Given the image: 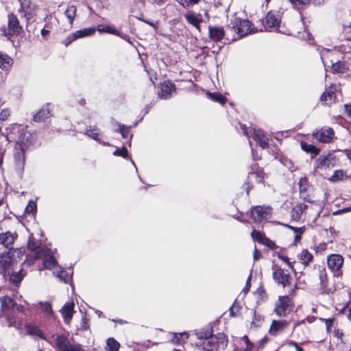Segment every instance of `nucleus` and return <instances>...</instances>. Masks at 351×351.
Instances as JSON below:
<instances>
[{
  "label": "nucleus",
  "instance_id": "obj_38",
  "mask_svg": "<svg viewBox=\"0 0 351 351\" xmlns=\"http://www.w3.org/2000/svg\"><path fill=\"white\" fill-rule=\"evenodd\" d=\"M263 175L261 172H250L248 175L247 180L249 182H256L262 183L263 182Z\"/></svg>",
  "mask_w": 351,
  "mask_h": 351
},
{
  "label": "nucleus",
  "instance_id": "obj_17",
  "mask_svg": "<svg viewBox=\"0 0 351 351\" xmlns=\"http://www.w3.org/2000/svg\"><path fill=\"white\" fill-rule=\"evenodd\" d=\"M34 140V136L29 132H23L21 133L19 136V141L16 143V147H21L27 149L29 145H31L33 143Z\"/></svg>",
  "mask_w": 351,
  "mask_h": 351
},
{
  "label": "nucleus",
  "instance_id": "obj_30",
  "mask_svg": "<svg viewBox=\"0 0 351 351\" xmlns=\"http://www.w3.org/2000/svg\"><path fill=\"white\" fill-rule=\"evenodd\" d=\"M213 328L210 326H207V327L202 328L200 330L196 331L195 335H196L197 339H204V341H206L208 338L213 336Z\"/></svg>",
  "mask_w": 351,
  "mask_h": 351
},
{
  "label": "nucleus",
  "instance_id": "obj_46",
  "mask_svg": "<svg viewBox=\"0 0 351 351\" xmlns=\"http://www.w3.org/2000/svg\"><path fill=\"white\" fill-rule=\"evenodd\" d=\"M86 134L94 140L98 141L99 129L97 127L90 126L89 128L86 130Z\"/></svg>",
  "mask_w": 351,
  "mask_h": 351
},
{
  "label": "nucleus",
  "instance_id": "obj_3",
  "mask_svg": "<svg viewBox=\"0 0 351 351\" xmlns=\"http://www.w3.org/2000/svg\"><path fill=\"white\" fill-rule=\"evenodd\" d=\"M15 253L19 254V252L10 249L0 255V273L1 274L5 275L13 269L14 265L16 263L14 258Z\"/></svg>",
  "mask_w": 351,
  "mask_h": 351
},
{
  "label": "nucleus",
  "instance_id": "obj_45",
  "mask_svg": "<svg viewBox=\"0 0 351 351\" xmlns=\"http://www.w3.org/2000/svg\"><path fill=\"white\" fill-rule=\"evenodd\" d=\"M106 343L108 351H118L119 349L120 344L114 338H109Z\"/></svg>",
  "mask_w": 351,
  "mask_h": 351
},
{
  "label": "nucleus",
  "instance_id": "obj_61",
  "mask_svg": "<svg viewBox=\"0 0 351 351\" xmlns=\"http://www.w3.org/2000/svg\"><path fill=\"white\" fill-rule=\"evenodd\" d=\"M178 2L184 8L189 7L190 5L193 4L192 2H189V0H178Z\"/></svg>",
  "mask_w": 351,
  "mask_h": 351
},
{
  "label": "nucleus",
  "instance_id": "obj_37",
  "mask_svg": "<svg viewBox=\"0 0 351 351\" xmlns=\"http://www.w3.org/2000/svg\"><path fill=\"white\" fill-rule=\"evenodd\" d=\"M188 338L189 335L186 332L174 333L172 341L176 344H182Z\"/></svg>",
  "mask_w": 351,
  "mask_h": 351
},
{
  "label": "nucleus",
  "instance_id": "obj_15",
  "mask_svg": "<svg viewBox=\"0 0 351 351\" xmlns=\"http://www.w3.org/2000/svg\"><path fill=\"white\" fill-rule=\"evenodd\" d=\"M186 21L192 25L199 32H201L200 23L203 21L202 14L193 11H188L184 14Z\"/></svg>",
  "mask_w": 351,
  "mask_h": 351
},
{
  "label": "nucleus",
  "instance_id": "obj_22",
  "mask_svg": "<svg viewBox=\"0 0 351 351\" xmlns=\"http://www.w3.org/2000/svg\"><path fill=\"white\" fill-rule=\"evenodd\" d=\"M73 308L74 303L71 302H66L60 311L62 317H64V322L66 324H69L72 319L73 313L74 312Z\"/></svg>",
  "mask_w": 351,
  "mask_h": 351
},
{
  "label": "nucleus",
  "instance_id": "obj_32",
  "mask_svg": "<svg viewBox=\"0 0 351 351\" xmlns=\"http://www.w3.org/2000/svg\"><path fill=\"white\" fill-rule=\"evenodd\" d=\"M331 69L335 73H345L348 70L346 62L340 60L332 63Z\"/></svg>",
  "mask_w": 351,
  "mask_h": 351
},
{
  "label": "nucleus",
  "instance_id": "obj_60",
  "mask_svg": "<svg viewBox=\"0 0 351 351\" xmlns=\"http://www.w3.org/2000/svg\"><path fill=\"white\" fill-rule=\"evenodd\" d=\"M253 256H254V259L255 261H256L262 256V253L261 251H259L256 248H255V250L254 251Z\"/></svg>",
  "mask_w": 351,
  "mask_h": 351
},
{
  "label": "nucleus",
  "instance_id": "obj_51",
  "mask_svg": "<svg viewBox=\"0 0 351 351\" xmlns=\"http://www.w3.org/2000/svg\"><path fill=\"white\" fill-rule=\"evenodd\" d=\"M36 210V204L34 201H29L25 209L26 214H34Z\"/></svg>",
  "mask_w": 351,
  "mask_h": 351
},
{
  "label": "nucleus",
  "instance_id": "obj_24",
  "mask_svg": "<svg viewBox=\"0 0 351 351\" xmlns=\"http://www.w3.org/2000/svg\"><path fill=\"white\" fill-rule=\"evenodd\" d=\"M51 116V110L49 105L47 104L43 106L34 117V121L35 122H41L45 121L46 119Z\"/></svg>",
  "mask_w": 351,
  "mask_h": 351
},
{
  "label": "nucleus",
  "instance_id": "obj_7",
  "mask_svg": "<svg viewBox=\"0 0 351 351\" xmlns=\"http://www.w3.org/2000/svg\"><path fill=\"white\" fill-rule=\"evenodd\" d=\"M280 18L279 14L269 12L263 20V24L266 31H277L279 28Z\"/></svg>",
  "mask_w": 351,
  "mask_h": 351
},
{
  "label": "nucleus",
  "instance_id": "obj_36",
  "mask_svg": "<svg viewBox=\"0 0 351 351\" xmlns=\"http://www.w3.org/2000/svg\"><path fill=\"white\" fill-rule=\"evenodd\" d=\"M119 126V129L117 130L118 132H119L123 138H130L131 139L132 137V135L130 133V129L128 127H126L123 124L117 123Z\"/></svg>",
  "mask_w": 351,
  "mask_h": 351
},
{
  "label": "nucleus",
  "instance_id": "obj_41",
  "mask_svg": "<svg viewBox=\"0 0 351 351\" xmlns=\"http://www.w3.org/2000/svg\"><path fill=\"white\" fill-rule=\"evenodd\" d=\"M97 29L100 32H106L110 33L114 35H117L121 36V38H124L123 36H121L119 31L110 26L108 25H99L97 27Z\"/></svg>",
  "mask_w": 351,
  "mask_h": 351
},
{
  "label": "nucleus",
  "instance_id": "obj_64",
  "mask_svg": "<svg viewBox=\"0 0 351 351\" xmlns=\"http://www.w3.org/2000/svg\"><path fill=\"white\" fill-rule=\"evenodd\" d=\"M236 308V303L234 302L233 305L230 308V314L232 316H235L236 313L234 312V309Z\"/></svg>",
  "mask_w": 351,
  "mask_h": 351
},
{
  "label": "nucleus",
  "instance_id": "obj_33",
  "mask_svg": "<svg viewBox=\"0 0 351 351\" xmlns=\"http://www.w3.org/2000/svg\"><path fill=\"white\" fill-rule=\"evenodd\" d=\"M77 8L75 5H69L64 12L66 17L69 20V23L72 25L74 19L76 16Z\"/></svg>",
  "mask_w": 351,
  "mask_h": 351
},
{
  "label": "nucleus",
  "instance_id": "obj_4",
  "mask_svg": "<svg viewBox=\"0 0 351 351\" xmlns=\"http://www.w3.org/2000/svg\"><path fill=\"white\" fill-rule=\"evenodd\" d=\"M56 345L60 351H86L80 343H71L65 335H58L56 337Z\"/></svg>",
  "mask_w": 351,
  "mask_h": 351
},
{
  "label": "nucleus",
  "instance_id": "obj_12",
  "mask_svg": "<svg viewBox=\"0 0 351 351\" xmlns=\"http://www.w3.org/2000/svg\"><path fill=\"white\" fill-rule=\"evenodd\" d=\"M41 257L43 258V265L46 269H51L57 264L56 258L52 255L45 251L38 250L34 254V258L38 259Z\"/></svg>",
  "mask_w": 351,
  "mask_h": 351
},
{
  "label": "nucleus",
  "instance_id": "obj_21",
  "mask_svg": "<svg viewBox=\"0 0 351 351\" xmlns=\"http://www.w3.org/2000/svg\"><path fill=\"white\" fill-rule=\"evenodd\" d=\"M319 278L320 281V286L322 290V293L329 294L330 289L328 287V280L325 267L319 268Z\"/></svg>",
  "mask_w": 351,
  "mask_h": 351
},
{
  "label": "nucleus",
  "instance_id": "obj_20",
  "mask_svg": "<svg viewBox=\"0 0 351 351\" xmlns=\"http://www.w3.org/2000/svg\"><path fill=\"white\" fill-rule=\"evenodd\" d=\"M252 138L259 145L262 149L268 147L267 138L265 136L264 132L260 129H253Z\"/></svg>",
  "mask_w": 351,
  "mask_h": 351
},
{
  "label": "nucleus",
  "instance_id": "obj_19",
  "mask_svg": "<svg viewBox=\"0 0 351 351\" xmlns=\"http://www.w3.org/2000/svg\"><path fill=\"white\" fill-rule=\"evenodd\" d=\"M208 35L209 38L215 41H220L225 36V32L222 27H208Z\"/></svg>",
  "mask_w": 351,
  "mask_h": 351
},
{
  "label": "nucleus",
  "instance_id": "obj_54",
  "mask_svg": "<svg viewBox=\"0 0 351 351\" xmlns=\"http://www.w3.org/2000/svg\"><path fill=\"white\" fill-rule=\"evenodd\" d=\"M288 228L292 230L295 234H302L304 231V228H296L290 225H285Z\"/></svg>",
  "mask_w": 351,
  "mask_h": 351
},
{
  "label": "nucleus",
  "instance_id": "obj_50",
  "mask_svg": "<svg viewBox=\"0 0 351 351\" xmlns=\"http://www.w3.org/2000/svg\"><path fill=\"white\" fill-rule=\"evenodd\" d=\"M113 154L116 156H121L123 158H127L128 156V150L125 147H122L121 148L117 149L114 152Z\"/></svg>",
  "mask_w": 351,
  "mask_h": 351
},
{
  "label": "nucleus",
  "instance_id": "obj_25",
  "mask_svg": "<svg viewBox=\"0 0 351 351\" xmlns=\"http://www.w3.org/2000/svg\"><path fill=\"white\" fill-rule=\"evenodd\" d=\"M336 97L335 90L332 87L326 89V91L322 95L320 100L322 102H325L326 105H330L334 101Z\"/></svg>",
  "mask_w": 351,
  "mask_h": 351
},
{
  "label": "nucleus",
  "instance_id": "obj_28",
  "mask_svg": "<svg viewBox=\"0 0 351 351\" xmlns=\"http://www.w3.org/2000/svg\"><path fill=\"white\" fill-rule=\"evenodd\" d=\"M26 150V149L15 146L14 159L19 167H23L25 163V152Z\"/></svg>",
  "mask_w": 351,
  "mask_h": 351
},
{
  "label": "nucleus",
  "instance_id": "obj_16",
  "mask_svg": "<svg viewBox=\"0 0 351 351\" xmlns=\"http://www.w3.org/2000/svg\"><path fill=\"white\" fill-rule=\"evenodd\" d=\"M21 7L19 12L23 14V16L27 21H29L33 18L34 6L31 0H19Z\"/></svg>",
  "mask_w": 351,
  "mask_h": 351
},
{
  "label": "nucleus",
  "instance_id": "obj_43",
  "mask_svg": "<svg viewBox=\"0 0 351 351\" xmlns=\"http://www.w3.org/2000/svg\"><path fill=\"white\" fill-rule=\"evenodd\" d=\"M208 97L211 100L223 104L226 101V99L221 93H208Z\"/></svg>",
  "mask_w": 351,
  "mask_h": 351
},
{
  "label": "nucleus",
  "instance_id": "obj_48",
  "mask_svg": "<svg viewBox=\"0 0 351 351\" xmlns=\"http://www.w3.org/2000/svg\"><path fill=\"white\" fill-rule=\"evenodd\" d=\"M23 276L24 274H23V271L21 270L19 272L12 274L10 277V280L12 282L18 284L22 280Z\"/></svg>",
  "mask_w": 351,
  "mask_h": 351
},
{
  "label": "nucleus",
  "instance_id": "obj_47",
  "mask_svg": "<svg viewBox=\"0 0 351 351\" xmlns=\"http://www.w3.org/2000/svg\"><path fill=\"white\" fill-rule=\"evenodd\" d=\"M251 237L254 241H256L261 243L263 242V240L265 239V236L264 234L261 233L259 231H256V230H253L251 232Z\"/></svg>",
  "mask_w": 351,
  "mask_h": 351
},
{
  "label": "nucleus",
  "instance_id": "obj_56",
  "mask_svg": "<svg viewBox=\"0 0 351 351\" xmlns=\"http://www.w3.org/2000/svg\"><path fill=\"white\" fill-rule=\"evenodd\" d=\"M343 107L346 115L351 119V104H346Z\"/></svg>",
  "mask_w": 351,
  "mask_h": 351
},
{
  "label": "nucleus",
  "instance_id": "obj_14",
  "mask_svg": "<svg viewBox=\"0 0 351 351\" xmlns=\"http://www.w3.org/2000/svg\"><path fill=\"white\" fill-rule=\"evenodd\" d=\"M23 32V27L20 25L19 21L16 15H8V33L10 35H19Z\"/></svg>",
  "mask_w": 351,
  "mask_h": 351
},
{
  "label": "nucleus",
  "instance_id": "obj_11",
  "mask_svg": "<svg viewBox=\"0 0 351 351\" xmlns=\"http://www.w3.org/2000/svg\"><path fill=\"white\" fill-rule=\"evenodd\" d=\"M95 28H85L84 29H80V30L76 31L75 32L69 35L65 40H64L63 44L65 46H68L69 44H71L75 40L80 38H83L85 36H90V35L93 34L95 33Z\"/></svg>",
  "mask_w": 351,
  "mask_h": 351
},
{
  "label": "nucleus",
  "instance_id": "obj_29",
  "mask_svg": "<svg viewBox=\"0 0 351 351\" xmlns=\"http://www.w3.org/2000/svg\"><path fill=\"white\" fill-rule=\"evenodd\" d=\"M12 64V59L6 53L0 51V68L3 70H8Z\"/></svg>",
  "mask_w": 351,
  "mask_h": 351
},
{
  "label": "nucleus",
  "instance_id": "obj_39",
  "mask_svg": "<svg viewBox=\"0 0 351 351\" xmlns=\"http://www.w3.org/2000/svg\"><path fill=\"white\" fill-rule=\"evenodd\" d=\"M300 259L304 265H308L313 259V255L307 250H302L300 256Z\"/></svg>",
  "mask_w": 351,
  "mask_h": 351
},
{
  "label": "nucleus",
  "instance_id": "obj_27",
  "mask_svg": "<svg viewBox=\"0 0 351 351\" xmlns=\"http://www.w3.org/2000/svg\"><path fill=\"white\" fill-rule=\"evenodd\" d=\"M14 236L10 232L0 234V244L8 248L13 244Z\"/></svg>",
  "mask_w": 351,
  "mask_h": 351
},
{
  "label": "nucleus",
  "instance_id": "obj_13",
  "mask_svg": "<svg viewBox=\"0 0 351 351\" xmlns=\"http://www.w3.org/2000/svg\"><path fill=\"white\" fill-rule=\"evenodd\" d=\"M271 215V209L269 207L256 206L252 209L251 216L255 221H260L267 219Z\"/></svg>",
  "mask_w": 351,
  "mask_h": 351
},
{
  "label": "nucleus",
  "instance_id": "obj_49",
  "mask_svg": "<svg viewBox=\"0 0 351 351\" xmlns=\"http://www.w3.org/2000/svg\"><path fill=\"white\" fill-rule=\"evenodd\" d=\"M38 304L40 305L41 310L45 313H46L47 315H50L53 313V310H52L51 305L50 304V303H49L47 302H39Z\"/></svg>",
  "mask_w": 351,
  "mask_h": 351
},
{
  "label": "nucleus",
  "instance_id": "obj_57",
  "mask_svg": "<svg viewBox=\"0 0 351 351\" xmlns=\"http://www.w3.org/2000/svg\"><path fill=\"white\" fill-rule=\"evenodd\" d=\"M262 244H263L271 249H273L275 246L274 243L267 237H265V240H263V242L262 243Z\"/></svg>",
  "mask_w": 351,
  "mask_h": 351
},
{
  "label": "nucleus",
  "instance_id": "obj_42",
  "mask_svg": "<svg viewBox=\"0 0 351 351\" xmlns=\"http://www.w3.org/2000/svg\"><path fill=\"white\" fill-rule=\"evenodd\" d=\"M1 305L5 308H12L16 306L15 302L10 297H3L0 298Z\"/></svg>",
  "mask_w": 351,
  "mask_h": 351
},
{
  "label": "nucleus",
  "instance_id": "obj_34",
  "mask_svg": "<svg viewBox=\"0 0 351 351\" xmlns=\"http://www.w3.org/2000/svg\"><path fill=\"white\" fill-rule=\"evenodd\" d=\"M280 160L281 163L291 172H293L297 170V167L294 165L293 162L287 157L282 156L280 158Z\"/></svg>",
  "mask_w": 351,
  "mask_h": 351
},
{
  "label": "nucleus",
  "instance_id": "obj_53",
  "mask_svg": "<svg viewBox=\"0 0 351 351\" xmlns=\"http://www.w3.org/2000/svg\"><path fill=\"white\" fill-rule=\"evenodd\" d=\"M10 111L8 109H3L0 112V120L5 121L10 116Z\"/></svg>",
  "mask_w": 351,
  "mask_h": 351
},
{
  "label": "nucleus",
  "instance_id": "obj_52",
  "mask_svg": "<svg viewBox=\"0 0 351 351\" xmlns=\"http://www.w3.org/2000/svg\"><path fill=\"white\" fill-rule=\"evenodd\" d=\"M27 247L32 251H36L38 250V245L34 239H29L27 243Z\"/></svg>",
  "mask_w": 351,
  "mask_h": 351
},
{
  "label": "nucleus",
  "instance_id": "obj_10",
  "mask_svg": "<svg viewBox=\"0 0 351 351\" xmlns=\"http://www.w3.org/2000/svg\"><path fill=\"white\" fill-rule=\"evenodd\" d=\"M273 278L283 287L291 284V277L289 273H286L281 268H275L273 271Z\"/></svg>",
  "mask_w": 351,
  "mask_h": 351
},
{
  "label": "nucleus",
  "instance_id": "obj_31",
  "mask_svg": "<svg viewBox=\"0 0 351 351\" xmlns=\"http://www.w3.org/2000/svg\"><path fill=\"white\" fill-rule=\"evenodd\" d=\"M25 329L27 334L43 338V332L34 324L31 323L26 324L25 325Z\"/></svg>",
  "mask_w": 351,
  "mask_h": 351
},
{
  "label": "nucleus",
  "instance_id": "obj_59",
  "mask_svg": "<svg viewBox=\"0 0 351 351\" xmlns=\"http://www.w3.org/2000/svg\"><path fill=\"white\" fill-rule=\"evenodd\" d=\"M88 319H86L85 317L82 318L81 324L82 330H86L88 328Z\"/></svg>",
  "mask_w": 351,
  "mask_h": 351
},
{
  "label": "nucleus",
  "instance_id": "obj_2",
  "mask_svg": "<svg viewBox=\"0 0 351 351\" xmlns=\"http://www.w3.org/2000/svg\"><path fill=\"white\" fill-rule=\"evenodd\" d=\"M228 343V339L224 333H218L204 341L203 350L205 351H214L224 349Z\"/></svg>",
  "mask_w": 351,
  "mask_h": 351
},
{
  "label": "nucleus",
  "instance_id": "obj_35",
  "mask_svg": "<svg viewBox=\"0 0 351 351\" xmlns=\"http://www.w3.org/2000/svg\"><path fill=\"white\" fill-rule=\"evenodd\" d=\"M301 147L302 150L305 151L307 153H311L315 156L318 154L319 149H317L315 146L312 144H308L305 142H301Z\"/></svg>",
  "mask_w": 351,
  "mask_h": 351
},
{
  "label": "nucleus",
  "instance_id": "obj_23",
  "mask_svg": "<svg viewBox=\"0 0 351 351\" xmlns=\"http://www.w3.org/2000/svg\"><path fill=\"white\" fill-rule=\"evenodd\" d=\"M288 326V322L285 320L273 321L269 333L271 335H276L278 332H282Z\"/></svg>",
  "mask_w": 351,
  "mask_h": 351
},
{
  "label": "nucleus",
  "instance_id": "obj_5",
  "mask_svg": "<svg viewBox=\"0 0 351 351\" xmlns=\"http://www.w3.org/2000/svg\"><path fill=\"white\" fill-rule=\"evenodd\" d=\"M230 25L240 37L251 32L252 23L248 20H242L239 18H235L231 20Z\"/></svg>",
  "mask_w": 351,
  "mask_h": 351
},
{
  "label": "nucleus",
  "instance_id": "obj_40",
  "mask_svg": "<svg viewBox=\"0 0 351 351\" xmlns=\"http://www.w3.org/2000/svg\"><path fill=\"white\" fill-rule=\"evenodd\" d=\"M347 177L346 172L342 169L336 170L334 171L333 175L329 179L332 182H337L340 180H343L345 178Z\"/></svg>",
  "mask_w": 351,
  "mask_h": 351
},
{
  "label": "nucleus",
  "instance_id": "obj_44",
  "mask_svg": "<svg viewBox=\"0 0 351 351\" xmlns=\"http://www.w3.org/2000/svg\"><path fill=\"white\" fill-rule=\"evenodd\" d=\"M56 276L61 281H63L65 283L69 282L71 279V276L69 275V274L66 271H64L61 268L60 271H57Z\"/></svg>",
  "mask_w": 351,
  "mask_h": 351
},
{
  "label": "nucleus",
  "instance_id": "obj_63",
  "mask_svg": "<svg viewBox=\"0 0 351 351\" xmlns=\"http://www.w3.org/2000/svg\"><path fill=\"white\" fill-rule=\"evenodd\" d=\"M324 320L325 322L327 330H329L331 328V326H332V324L333 319H325Z\"/></svg>",
  "mask_w": 351,
  "mask_h": 351
},
{
  "label": "nucleus",
  "instance_id": "obj_6",
  "mask_svg": "<svg viewBox=\"0 0 351 351\" xmlns=\"http://www.w3.org/2000/svg\"><path fill=\"white\" fill-rule=\"evenodd\" d=\"M291 311V302L289 297H279L275 305V312L279 317L286 316Z\"/></svg>",
  "mask_w": 351,
  "mask_h": 351
},
{
  "label": "nucleus",
  "instance_id": "obj_62",
  "mask_svg": "<svg viewBox=\"0 0 351 351\" xmlns=\"http://www.w3.org/2000/svg\"><path fill=\"white\" fill-rule=\"evenodd\" d=\"M292 3L294 4H306L309 2V0H289Z\"/></svg>",
  "mask_w": 351,
  "mask_h": 351
},
{
  "label": "nucleus",
  "instance_id": "obj_55",
  "mask_svg": "<svg viewBox=\"0 0 351 351\" xmlns=\"http://www.w3.org/2000/svg\"><path fill=\"white\" fill-rule=\"evenodd\" d=\"M278 258L286 263L292 269H293L292 263L289 261V258L287 256L278 254Z\"/></svg>",
  "mask_w": 351,
  "mask_h": 351
},
{
  "label": "nucleus",
  "instance_id": "obj_26",
  "mask_svg": "<svg viewBox=\"0 0 351 351\" xmlns=\"http://www.w3.org/2000/svg\"><path fill=\"white\" fill-rule=\"evenodd\" d=\"M307 205L300 204L292 208L291 210V219L295 221H298L301 218L303 212L307 208Z\"/></svg>",
  "mask_w": 351,
  "mask_h": 351
},
{
  "label": "nucleus",
  "instance_id": "obj_9",
  "mask_svg": "<svg viewBox=\"0 0 351 351\" xmlns=\"http://www.w3.org/2000/svg\"><path fill=\"white\" fill-rule=\"evenodd\" d=\"M327 264L328 268L334 272H338L343 264V258L338 254H332L327 257Z\"/></svg>",
  "mask_w": 351,
  "mask_h": 351
},
{
  "label": "nucleus",
  "instance_id": "obj_18",
  "mask_svg": "<svg viewBox=\"0 0 351 351\" xmlns=\"http://www.w3.org/2000/svg\"><path fill=\"white\" fill-rule=\"evenodd\" d=\"M176 91L175 85L170 82H165L160 85V91L158 96L160 99H169Z\"/></svg>",
  "mask_w": 351,
  "mask_h": 351
},
{
  "label": "nucleus",
  "instance_id": "obj_8",
  "mask_svg": "<svg viewBox=\"0 0 351 351\" xmlns=\"http://www.w3.org/2000/svg\"><path fill=\"white\" fill-rule=\"evenodd\" d=\"M334 131L330 128H322L314 132L313 136L318 141L324 143H330L334 137Z\"/></svg>",
  "mask_w": 351,
  "mask_h": 351
},
{
  "label": "nucleus",
  "instance_id": "obj_58",
  "mask_svg": "<svg viewBox=\"0 0 351 351\" xmlns=\"http://www.w3.org/2000/svg\"><path fill=\"white\" fill-rule=\"evenodd\" d=\"M250 281H251V275H250L248 276L245 287L243 288V289L242 291L245 294H246L248 292V291L250 290V288L251 286Z\"/></svg>",
  "mask_w": 351,
  "mask_h": 351
},
{
  "label": "nucleus",
  "instance_id": "obj_1",
  "mask_svg": "<svg viewBox=\"0 0 351 351\" xmlns=\"http://www.w3.org/2000/svg\"><path fill=\"white\" fill-rule=\"evenodd\" d=\"M337 165V160L332 154L320 155L315 161V167L320 173H327Z\"/></svg>",
  "mask_w": 351,
  "mask_h": 351
}]
</instances>
